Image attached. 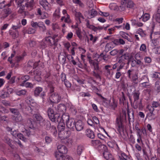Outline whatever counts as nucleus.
<instances>
[{
	"instance_id": "79ce46f5",
	"label": "nucleus",
	"mask_w": 160,
	"mask_h": 160,
	"mask_svg": "<svg viewBox=\"0 0 160 160\" xmlns=\"http://www.w3.org/2000/svg\"><path fill=\"white\" fill-rule=\"evenodd\" d=\"M150 15L148 13H145L141 17L142 20L145 22L148 21L150 18Z\"/></svg>"
},
{
	"instance_id": "ea45409f",
	"label": "nucleus",
	"mask_w": 160,
	"mask_h": 160,
	"mask_svg": "<svg viewBox=\"0 0 160 160\" xmlns=\"http://www.w3.org/2000/svg\"><path fill=\"white\" fill-rule=\"evenodd\" d=\"M27 92V91L25 89H22L20 90H18L16 91V94L19 96L25 95Z\"/></svg>"
},
{
	"instance_id": "1a4fd4ad",
	"label": "nucleus",
	"mask_w": 160,
	"mask_h": 160,
	"mask_svg": "<svg viewBox=\"0 0 160 160\" xmlns=\"http://www.w3.org/2000/svg\"><path fill=\"white\" fill-rule=\"evenodd\" d=\"M77 131H80L83 128L84 124L81 120H78L75 122V126Z\"/></svg>"
},
{
	"instance_id": "bf43d9fd",
	"label": "nucleus",
	"mask_w": 160,
	"mask_h": 160,
	"mask_svg": "<svg viewBox=\"0 0 160 160\" xmlns=\"http://www.w3.org/2000/svg\"><path fill=\"white\" fill-rule=\"evenodd\" d=\"M32 120V119L29 118L28 119L27 121V125L28 126L29 128H32L33 127Z\"/></svg>"
},
{
	"instance_id": "2f4dec72",
	"label": "nucleus",
	"mask_w": 160,
	"mask_h": 160,
	"mask_svg": "<svg viewBox=\"0 0 160 160\" xmlns=\"http://www.w3.org/2000/svg\"><path fill=\"white\" fill-rule=\"evenodd\" d=\"M9 94L7 92L1 90L0 92V97L3 98H7L9 96Z\"/></svg>"
},
{
	"instance_id": "bb28decb",
	"label": "nucleus",
	"mask_w": 160,
	"mask_h": 160,
	"mask_svg": "<svg viewBox=\"0 0 160 160\" xmlns=\"http://www.w3.org/2000/svg\"><path fill=\"white\" fill-rule=\"evenodd\" d=\"M47 113L49 119H52L53 116L55 114L53 109L51 108H48L47 110Z\"/></svg>"
},
{
	"instance_id": "338daca9",
	"label": "nucleus",
	"mask_w": 160,
	"mask_h": 160,
	"mask_svg": "<svg viewBox=\"0 0 160 160\" xmlns=\"http://www.w3.org/2000/svg\"><path fill=\"white\" fill-rule=\"evenodd\" d=\"M134 4L133 2L131 0H129L127 3V7L132 8L134 6Z\"/></svg>"
},
{
	"instance_id": "69168bd1",
	"label": "nucleus",
	"mask_w": 160,
	"mask_h": 160,
	"mask_svg": "<svg viewBox=\"0 0 160 160\" xmlns=\"http://www.w3.org/2000/svg\"><path fill=\"white\" fill-rule=\"evenodd\" d=\"M103 27L100 26H98L97 27H95L94 26H93L92 29V30L94 31L95 32H97L98 30L100 31L103 29Z\"/></svg>"
},
{
	"instance_id": "4468645a",
	"label": "nucleus",
	"mask_w": 160,
	"mask_h": 160,
	"mask_svg": "<svg viewBox=\"0 0 160 160\" xmlns=\"http://www.w3.org/2000/svg\"><path fill=\"white\" fill-rule=\"evenodd\" d=\"M87 38V41L88 43L89 42V40L92 41V43L94 44L97 40L98 38L97 37H93L92 34H89V37L86 36Z\"/></svg>"
},
{
	"instance_id": "6e6552de",
	"label": "nucleus",
	"mask_w": 160,
	"mask_h": 160,
	"mask_svg": "<svg viewBox=\"0 0 160 160\" xmlns=\"http://www.w3.org/2000/svg\"><path fill=\"white\" fill-rule=\"evenodd\" d=\"M57 149L58 153L61 154H66L67 153L68 150L65 146L60 144L58 145Z\"/></svg>"
},
{
	"instance_id": "f704fd0d",
	"label": "nucleus",
	"mask_w": 160,
	"mask_h": 160,
	"mask_svg": "<svg viewBox=\"0 0 160 160\" xmlns=\"http://www.w3.org/2000/svg\"><path fill=\"white\" fill-rule=\"evenodd\" d=\"M133 104L134 108L135 109L140 108L142 106L141 100L134 101Z\"/></svg>"
},
{
	"instance_id": "7c9ffc66",
	"label": "nucleus",
	"mask_w": 160,
	"mask_h": 160,
	"mask_svg": "<svg viewBox=\"0 0 160 160\" xmlns=\"http://www.w3.org/2000/svg\"><path fill=\"white\" fill-rule=\"evenodd\" d=\"M43 123V124L42 125H41L42 126H44L45 128L47 130H49L51 128V124L50 121L47 120L44 121Z\"/></svg>"
},
{
	"instance_id": "aec40b11",
	"label": "nucleus",
	"mask_w": 160,
	"mask_h": 160,
	"mask_svg": "<svg viewBox=\"0 0 160 160\" xmlns=\"http://www.w3.org/2000/svg\"><path fill=\"white\" fill-rule=\"evenodd\" d=\"M61 118L58 113L55 114L53 116V119H50L53 122H57L58 123L61 122Z\"/></svg>"
},
{
	"instance_id": "e433bc0d",
	"label": "nucleus",
	"mask_w": 160,
	"mask_h": 160,
	"mask_svg": "<svg viewBox=\"0 0 160 160\" xmlns=\"http://www.w3.org/2000/svg\"><path fill=\"white\" fill-rule=\"evenodd\" d=\"M120 160H131L130 158L124 153H122L119 156Z\"/></svg>"
},
{
	"instance_id": "9d476101",
	"label": "nucleus",
	"mask_w": 160,
	"mask_h": 160,
	"mask_svg": "<svg viewBox=\"0 0 160 160\" xmlns=\"http://www.w3.org/2000/svg\"><path fill=\"white\" fill-rule=\"evenodd\" d=\"M111 66L110 65H107L104 66V74L107 77H108L110 76H111V69H109V68H111Z\"/></svg>"
},
{
	"instance_id": "09e8293b",
	"label": "nucleus",
	"mask_w": 160,
	"mask_h": 160,
	"mask_svg": "<svg viewBox=\"0 0 160 160\" xmlns=\"http://www.w3.org/2000/svg\"><path fill=\"white\" fill-rule=\"evenodd\" d=\"M53 16L56 18H58L60 17V9L58 8L56 9L53 13Z\"/></svg>"
},
{
	"instance_id": "37998d69",
	"label": "nucleus",
	"mask_w": 160,
	"mask_h": 160,
	"mask_svg": "<svg viewBox=\"0 0 160 160\" xmlns=\"http://www.w3.org/2000/svg\"><path fill=\"white\" fill-rule=\"evenodd\" d=\"M146 118L149 120L151 121L154 120L156 118V117L154 113H148L147 114Z\"/></svg>"
},
{
	"instance_id": "3c124183",
	"label": "nucleus",
	"mask_w": 160,
	"mask_h": 160,
	"mask_svg": "<svg viewBox=\"0 0 160 160\" xmlns=\"http://www.w3.org/2000/svg\"><path fill=\"white\" fill-rule=\"evenodd\" d=\"M155 89L158 92H160V81L156 82L155 84Z\"/></svg>"
},
{
	"instance_id": "39448f33",
	"label": "nucleus",
	"mask_w": 160,
	"mask_h": 160,
	"mask_svg": "<svg viewBox=\"0 0 160 160\" xmlns=\"http://www.w3.org/2000/svg\"><path fill=\"white\" fill-rule=\"evenodd\" d=\"M45 40L46 43L50 46H52L53 45L56 46L57 44L54 38L52 37H46L45 38Z\"/></svg>"
},
{
	"instance_id": "cd10ccee",
	"label": "nucleus",
	"mask_w": 160,
	"mask_h": 160,
	"mask_svg": "<svg viewBox=\"0 0 160 160\" xmlns=\"http://www.w3.org/2000/svg\"><path fill=\"white\" fill-rule=\"evenodd\" d=\"M58 108L59 112H62V113L65 112L66 110V107L63 104H60L58 106Z\"/></svg>"
},
{
	"instance_id": "4be33fe9",
	"label": "nucleus",
	"mask_w": 160,
	"mask_h": 160,
	"mask_svg": "<svg viewBox=\"0 0 160 160\" xmlns=\"http://www.w3.org/2000/svg\"><path fill=\"white\" fill-rule=\"evenodd\" d=\"M34 5V0H31L30 1L27 2L25 4L26 7L28 8L29 10L32 9Z\"/></svg>"
},
{
	"instance_id": "a878e982",
	"label": "nucleus",
	"mask_w": 160,
	"mask_h": 160,
	"mask_svg": "<svg viewBox=\"0 0 160 160\" xmlns=\"http://www.w3.org/2000/svg\"><path fill=\"white\" fill-rule=\"evenodd\" d=\"M114 46L112 42H111L107 43L105 46V50L107 52H108L111 50L112 49L114 48Z\"/></svg>"
},
{
	"instance_id": "c85d7f7f",
	"label": "nucleus",
	"mask_w": 160,
	"mask_h": 160,
	"mask_svg": "<svg viewBox=\"0 0 160 160\" xmlns=\"http://www.w3.org/2000/svg\"><path fill=\"white\" fill-rule=\"evenodd\" d=\"M61 20L62 21L64 20L65 22L68 23H71V22L70 19V16L68 14H67L66 16L62 17L61 18Z\"/></svg>"
},
{
	"instance_id": "0eeeda50",
	"label": "nucleus",
	"mask_w": 160,
	"mask_h": 160,
	"mask_svg": "<svg viewBox=\"0 0 160 160\" xmlns=\"http://www.w3.org/2000/svg\"><path fill=\"white\" fill-rule=\"evenodd\" d=\"M116 127L117 130L120 134L123 132L124 131V127L122 125V122L118 120H116Z\"/></svg>"
},
{
	"instance_id": "4c0bfd02",
	"label": "nucleus",
	"mask_w": 160,
	"mask_h": 160,
	"mask_svg": "<svg viewBox=\"0 0 160 160\" xmlns=\"http://www.w3.org/2000/svg\"><path fill=\"white\" fill-rule=\"evenodd\" d=\"M21 85L27 88H33V85L31 83L26 82L25 81H23Z\"/></svg>"
},
{
	"instance_id": "f8f14e48",
	"label": "nucleus",
	"mask_w": 160,
	"mask_h": 160,
	"mask_svg": "<svg viewBox=\"0 0 160 160\" xmlns=\"http://www.w3.org/2000/svg\"><path fill=\"white\" fill-rule=\"evenodd\" d=\"M107 150H104V151L103 153V156L105 159L107 160H113V157L112 155L109 152L107 151Z\"/></svg>"
},
{
	"instance_id": "a19ab883",
	"label": "nucleus",
	"mask_w": 160,
	"mask_h": 160,
	"mask_svg": "<svg viewBox=\"0 0 160 160\" xmlns=\"http://www.w3.org/2000/svg\"><path fill=\"white\" fill-rule=\"evenodd\" d=\"M84 147L82 145H78L77 148V152L78 155H80L82 151L84 150Z\"/></svg>"
},
{
	"instance_id": "6ab92c4d",
	"label": "nucleus",
	"mask_w": 160,
	"mask_h": 160,
	"mask_svg": "<svg viewBox=\"0 0 160 160\" xmlns=\"http://www.w3.org/2000/svg\"><path fill=\"white\" fill-rule=\"evenodd\" d=\"M12 119L15 121L16 122H22L23 119L20 113L15 115H13L12 117Z\"/></svg>"
},
{
	"instance_id": "5fc2aeb1",
	"label": "nucleus",
	"mask_w": 160,
	"mask_h": 160,
	"mask_svg": "<svg viewBox=\"0 0 160 160\" xmlns=\"http://www.w3.org/2000/svg\"><path fill=\"white\" fill-rule=\"evenodd\" d=\"M50 129V131L52 133L53 135L54 136H56L57 132L56 127L52 125V126Z\"/></svg>"
},
{
	"instance_id": "4d7b16f0",
	"label": "nucleus",
	"mask_w": 160,
	"mask_h": 160,
	"mask_svg": "<svg viewBox=\"0 0 160 160\" xmlns=\"http://www.w3.org/2000/svg\"><path fill=\"white\" fill-rule=\"evenodd\" d=\"M9 33L12 36V37L14 38H15L18 37L19 35L18 32H12L11 31H9Z\"/></svg>"
},
{
	"instance_id": "0e129e2a",
	"label": "nucleus",
	"mask_w": 160,
	"mask_h": 160,
	"mask_svg": "<svg viewBox=\"0 0 160 160\" xmlns=\"http://www.w3.org/2000/svg\"><path fill=\"white\" fill-rule=\"evenodd\" d=\"M117 102L114 99H113L112 102L110 104V106H109V107H110L112 109L114 110L115 108L117 107Z\"/></svg>"
},
{
	"instance_id": "49530a36",
	"label": "nucleus",
	"mask_w": 160,
	"mask_h": 160,
	"mask_svg": "<svg viewBox=\"0 0 160 160\" xmlns=\"http://www.w3.org/2000/svg\"><path fill=\"white\" fill-rule=\"evenodd\" d=\"M151 105L154 108L160 107V99L157 101H153L152 102Z\"/></svg>"
},
{
	"instance_id": "f3484780",
	"label": "nucleus",
	"mask_w": 160,
	"mask_h": 160,
	"mask_svg": "<svg viewBox=\"0 0 160 160\" xmlns=\"http://www.w3.org/2000/svg\"><path fill=\"white\" fill-rule=\"evenodd\" d=\"M88 18L91 19L94 17L98 14L97 12L94 9H92L88 11Z\"/></svg>"
},
{
	"instance_id": "13d9d810",
	"label": "nucleus",
	"mask_w": 160,
	"mask_h": 160,
	"mask_svg": "<svg viewBox=\"0 0 160 160\" xmlns=\"http://www.w3.org/2000/svg\"><path fill=\"white\" fill-rule=\"evenodd\" d=\"M9 110L10 112L14 114V115H16L20 113L18 110L17 109L10 108Z\"/></svg>"
},
{
	"instance_id": "8fccbe9b",
	"label": "nucleus",
	"mask_w": 160,
	"mask_h": 160,
	"mask_svg": "<svg viewBox=\"0 0 160 160\" xmlns=\"http://www.w3.org/2000/svg\"><path fill=\"white\" fill-rule=\"evenodd\" d=\"M58 59L62 64H64L66 61V57L63 55L60 54L58 56Z\"/></svg>"
},
{
	"instance_id": "20e7f679",
	"label": "nucleus",
	"mask_w": 160,
	"mask_h": 160,
	"mask_svg": "<svg viewBox=\"0 0 160 160\" xmlns=\"http://www.w3.org/2000/svg\"><path fill=\"white\" fill-rule=\"evenodd\" d=\"M40 3L46 11L51 10L50 5L46 0H40Z\"/></svg>"
},
{
	"instance_id": "5701e85b",
	"label": "nucleus",
	"mask_w": 160,
	"mask_h": 160,
	"mask_svg": "<svg viewBox=\"0 0 160 160\" xmlns=\"http://www.w3.org/2000/svg\"><path fill=\"white\" fill-rule=\"evenodd\" d=\"M120 33L122 38L126 39L130 42H132V38L130 37H128V33L122 31L120 32Z\"/></svg>"
},
{
	"instance_id": "c9c22d12",
	"label": "nucleus",
	"mask_w": 160,
	"mask_h": 160,
	"mask_svg": "<svg viewBox=\"0 0 160 160\" xmlns=\"http://www.w3.org/2000/svg\"><path fill=\"white\" fill-rule=\"evenodd\" d=\"M58 131L61 132L64 130L65 129V123L61 122H58Z\"/></svg>"
},
{
	"instance_id": "2eb2a0df",
	"label": "nucleus",
	"mask_w": 160,
	"mask_h": 160,
	"mask_svg": "<svg viewBox=\"0 0 160 160\" xmlns=\"http://www.w3.org/2000/svg\"><path fill=\"white\" fill-rule=\"evenodd\" d=\"M97 94L100 96L101 98L103 99L102 101V104L105 107L108 108L110 106V100H107L106 98L103 97L101 94L97 93Z\"/></svg>"
},
{
	"instance_id": "dca6fc26",
	"label": "nucleus",
	"mask_w": 160,
	"mask_h": 160,
	"mask_svg": "<svg viewBox=\"0 0 160 160\" xmlns=\"http://www.w3.org/2000/svg\"><path fill=\"white\" fill-rule=\"evenodd\" d=\"M127 115L126 112H123L120 115L117 117L116 119V120H118V121H120L121 122H125L126 121L127 119Z\"/></svg>"
},
{
	"instance_id": "680f3d73",
	"label": "nucleus",
	"mask_w": 160,
	"mask_h": 160,
	"mask_svg": "<svg viewBox=\"0 0 160 160\" xmlns=\"http://www.w3.org/2000/svg\"><path fill=\"white\" fill-rule=\"evenodd\" d=\"M158 42L157 38L152 39L151 45L152 47H155L158 45Z\"/></svg>"
},
{
	"instance_id": "c756f323",
	"label": "nucleus",
	"mask_w": 160,
	"mask_h": 160,
	"mask_svg": "<svg viewBox=\"0 0 160 160\" xmlns=\"http://www.w3.org/2000/svg\"><path fill=\"white\" fill-rule=\"evenodd\" d=\"M140 93L139 91H135L133 93L132 95L134 101H136L139 99Z\"/></svg>"
},
{
	"instance_id": "774afa93",
	"label": "nucleus",
	"mask_w": 160,
	"mask_h": 160,
	"mask_svg": "<svg viewBox=\"0 0 160 160\" xmlns=\"http://www.w3.org/2000/svg\"><path fill=\"white\" fill-rule=\"evenodd\" d=\"M35 29L32 28H28L27 31H26V33H27L28 34H31L32 33H34L35 32Z\"/></svg>"
},
{
	"instance_id": "052dcab7",
	"label": "nucleus",
	"mask_w": 160,
	"mask_h": 160,
	"mask_svg": "<svg viewBox=\"0 0 160 160\" xmlns=\"http://www.w3.org/2000/svg\"><path fill=\"white\" fill-rule=\"evenodd\" d=\"M15 55V52L14 51L13 53L11 54L10 57H9L8 58V61L9 62H10V63L12 64V66L13 64H14V62L13 61H12V58Z\"/></svg>"
},
{
	"instance_id": "9b49d317",
	"label": "nucleus",
	"mask_w": 160,
	"mask_h": 160,
	"mask_svg": "<svg viewBox=\"0 0 160 160\" xmlns=\"http://www.w3.org/2000/svg\"><path fill=\"white\" fill-rule=\"evenodd\" d=\"M75 124V120L72 118H70L66 123V125L68 128L73 130L74 128V126Z\"/></svg>"
},
{
	"instance_id": "a18cd8bd",
	"label": "nucleus",
	"mask_w": 160,
	"mask_h": 160,
	"mask_svg": "<svg viewBox=\"0 0 160 160\" xmlns=\"http://www.w3.org/2000/svg\"><path fill=\"white\" fill-rule=\"evenodd\" d=\"M108 145L110 148H113L116 146L118 147L117 144L114 141L108 142L107 143Z\"/></svg>"
},
{
	"instance_id": "58836bf2",
	"label": "nucleus",
	"mask_w": 160,
	"mask_h": 160,
	"mask_svg": "<svg viewBox=\"0 0 160 160\" xmlns=\"http://www.w3.org/2000/svg\"><path fill=\"white\" fill-rule=\"evenodd\" d=\"M38 27L42 32H45L46 30V27L44 25V23L42 22H38Z\"/></svg>"
},
{
	"instance_id": "603ef678",
	"label": "nucleus",
	"mask_w": 160,
	"mask_h": 160,
	"mask_svg": "<svg viewBox=\"0 0 160 160\" xmlns=\"http://www.w3.org/2000/svg\"><path fill=\"white\" fill-rule=\"evenodd\" d=\"M132 81L135 84L138 83V77L137 74L135 73L132 76Z\"/></svg>"
},
{
	"instance_id": "f257e3e1",
	"label": "nucleus",
	"mask_w": 160,
	"mask_h": 160,
	"mask_svg": "<svg viewBox=\"0 0 160 160\" xmlns=\"http://www.w3.org/2000/svg\"><path fill=\"white\" fill-rule=\"evenodd\" d=\"M50 99L52 103H58L61 100V97L58 93L55 92L50 95Z\"/></svg>"
},
{
	"instance_id": "393cba45",
	"label": "nucleus",
	"mask_w": 160,
	"mask_h": 160,
	"mask_svg": "<svg viewBox=\"0 0 160 160\" xmlns=\"http://www.w3.org/2000/svg\"><path fill=\"white\" fill-rule=\"evenodd\" d=\"M4 13L3 14V17L4 18L7 17L9 14L12 13V11L11 9L9 8H7L3 9Z\"/></svg>"
},
{
	"instance_id": "b1692460",
	"label": "nucleus",
	"mask_w": 160,
	"mask_h": 160,
	"mask_svg": "<svg viewBox=\"0 0 160 160\" xmlns=\"http://www.w3.org/2000/svg\"><path fill=\"white\" fill-rule=\"evenodd\" d=\"M21 27L20 21L18 20L17 21L16 23H14V24L12 25V28L13 30H16L20 28Z\"/></svg>"
},
{
	"instance_id": "72a5a7b5",
	"label": "nucleus",
	"mask_w": 160,
	"mask_h": 160,
	"mask_svg": "<svg viewBox=\"0 0 160 160\" xmlns=\"http://www.w3.org/2000/svg\"><path fill=\"white\" fill-rule=\"evenodd\" d=\"M42 90V88L40 87L36 88L34 91V95L35 97L38 96Z\"/></svg>"
},
{
	"instance_id": "ddd939ff",
	"label": "nucleus",
	"mask_w": 160,
	"mask_h": 160,
	"mask_svg": "<svg viewBox=\"0 0 160 160\" xmlns=\"http://www.w3.org/2000/svg\"><path fill=\"white\" fill-rule=\"evenodd\" d=\"M86 135L88 137L93 139L95 137V134L93 131L90 129H88L85 131Z\"/></svg>"
},
{
	"instance_id": "423d86ee",
	"label": "nucleus",
	"mask_w": 160,
	"mask_h": 160,
	"mask_svg": "<svg viewBox=\"0 0 160 160\" xmlns=\"http://www.w3.org/2000/svg\"><path fill=\"white\" fill-rule=\"evenodd\" d=\"M33 117L34 120L37 121L40 126L43 125V122H44V121H45V120L43 119L40 114H34L33 115Z\"/></svg>"
},
{
	"instance_id": "6e6d98bb",
	"label": "nucleus",
	"mask_w": 160,
	"mask_h": 160,
	"mask_svg": "<svg viewBox=\"0 0 160 160\" xmlns=\"http://www.w3.org/2000/svg\"><path fill=\"white\" fill-rule=\"evenodd\" d=\"M134 70L133 69H131L128 70L127 72V74L128 75V77L129 78H131V75H134L133 72Z\"/></svg>"
},
{
	"instance_id": "a211bd4d",
	"label": "nucleus",
	"mask_w": 160,
	"mask_h": 160,
	"mask_svg": "<svg viewBox=\"0 0 160 160\" xmlns=\"http://www.w3.org/2000/svg\"><path fill=\"white\" fill-rule=\"evenodd\" d=\"M70 119L68 113L63 114L61 118V122L64 123H65V122L66 123Z\"/></svg>"
},
{
	"instance_id": "864d4df0",
	"label": "nucleus",
	"mask_w": 160,
	"mask_h": 160,
	"mask_svg": "<svg viewBox=\"0 0 160 160\" xmlns=\"http://www.w3.org/2000/svg\"><path fill=\"white\" fill-rule=\"evenodd\" d=\"M17 7L19 8L18 12L20 14H22L24 12L25 9V6L24 5H21L17 6Z\"/></svg>"
},
{
	"instance_id": "c03bdc74",
	"label": "nucleus",
	"mask_w": 160,
	"mask_h": 160,
	"mask_svg": "<svg viewBox=\"0 0 160 160\" xmlns=\"http://www.w3.org/2000/svg\"><path fill=\"white\" fill-rule=\"evenodd\" d=\"M40 62V61H38V62H35L33 63L31 61H29L28 62V66L29 67H32V65L33 66V68H35L37 67L38 65V63Z\"/></svg>"
},
{
	"instance_id": "f03ea898",
	"label": "nucleus",
	"mask_w": 160,
	"mask_h": 160,
	"mask_svg": "<svg viewBox=\"0 0 160 160\" xmlns=\"http://www.w3.org/2000/svg\"><path fill=\"white\" fill-rule=\"evenodd\" d=\"M145 79V80L139 84V86L143 88H150L151 84L149 83V80L148 76L144 75L141 78V80H142Z\"/></svg>"
},
{
	"instance_id": "412c9836",
	"label": "nucleus",
	"mask_w": 160,
	"mask_h": 160,
	"mask_svg": "<svg viewBox=\"0 0 160 160\" xmlns=\"http://www.w3.org/2000/svg\"><path fill=\"white\" fill-rule=\"evenodd\" d=\"M128 119L129 123L131 122H133L134 121V112L133 111L130 112L128 110Z\"/></svg>"
},
{
	"instance_id": "7ed1b4c3",
	"label": "nucleus",
	"mask_w": 160,
	"mask_h": 160,
	"mask_svg": "<svg viewBox=\"0 0 160 160\" xmlns=\"http://www.w3.org/2000/svg\"><path fill=\"white\" fill-rule=\"evenodd\" d=\"M91 144L92 146L96 148H102L104 150H107V146L102 144L99 140H92Z\"/></svg>"
},
{
	"instance_id": "de8ad7c7",
	"label": "nucleus",
	"mask_w": 160,
	"mask_h": 160,
	"mask_svg": "<svg viewBox=\"0 0 160 160\" xmlns=\"http://www.w3.org/2000/svg\"><path fill=\"white\" fill-rule=\"evenodd\" d=\"M76 17L81 22V19H84V18L81 13L79 12H76L75 13Z\"/></svg>"
},
{
	"instance_id": "473e14b6",
	"label": "nucleus",
	"mask_w": 160,
	"mask_h": 160,
	"mask_svg": "<svg viewBox=\"0 0 160 160\" xmlns=\"http://www.w3.org/2000/svg\"><path fill=\"white\" fill-rule=\"evenodd\" d=\"M55 156L57 160H64L65 156L58 152L55 153Z\"/></svg>"
},
{
	"instance_id": "e2e57ef3",
	"label": "nucleus",
	"mask_w": 160,
	"mask_h": 160,
	"mask_svg": "<svg viewBox=\"0 0 160 160\" xmlns=\"http://www.w3.org/2000/svg\"><path fill=\"white\" fill-rule=\"evenodd\" d=\"M22 59V58L21 57L17 56L16 57L15 60L13 61L14 62V64H13L12 67L14 66L16 63H18Z\"/></svg>"
}]
</instances>
